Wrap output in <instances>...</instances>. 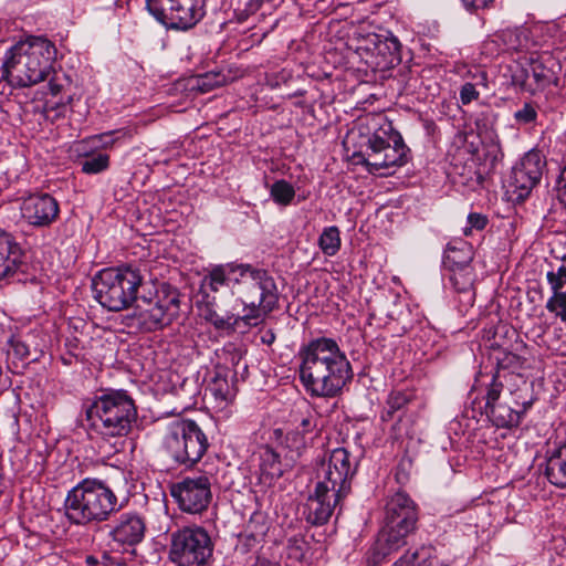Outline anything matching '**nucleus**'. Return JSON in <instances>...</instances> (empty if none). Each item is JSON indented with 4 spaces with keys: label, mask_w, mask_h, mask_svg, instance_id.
<instances>
[{
    "label": "nucleus",
    "mask_w": 566,
    "mask_h": 566,
    "mask_svg": "<svg viewBox=\"0 0 566 566\" xmlns=\"http://www.w3.org/2000/svg\"><path fill=\"white\" fill-rule=\"evenodd\" d=\"M62 102L59 101V102H50V101H46L45 104H44V113H48L49 111H52L55 106H57L60 103Z\"/></svg>",
    "instance_id": "obj_55"
},
{
    "label": "nucleus",
    "mask_w": 566,
    "mask_h": 566,
    "mask_svg": "<svg viewBox=\"0 0 566 566\" xmlns=\"http://www.w3.org/2000/svg\"><path fill=\"white\" fill-rule=\"evenodd\" d=\"M507 400L520 411H523V416L527 412L528 409L532 408L536 398L530 388V386L524 382L522 387H518L514 391L509 392Z\"/></svg>",
    "instance_id": "obj_37"
},
{
    "label": "nucleus",
    "mask_w": 566,
    "mask_h": 566,
    "mask_svg": "<svg viewBox=\"0 0 566 566\" xmlns=\"http://www.w3.org/2000/svg\"><path fill=\"white\" fill-rule=\"evenodd\" d=\"M493 42H500L504 51H520L526 48L527 39L523 31L507 29L495 34Z\"/></svg>",
    "instance_id": "obj_35"
},
{
    "label": "nucleus",
    "mask_w": 566,
    "mask_h": 566,
    "mask_svg": "<svg viewBox=\"0 0 566 566\" xmlns=\"http://www.w3.org/2000/svg\"><path fill=\"white\" fill-rule=\"evenodd\" d=\"M130 473L116 470L115 473L102 481L84 479L71 489L64 501L66 517L73 524L86 525L101 523L123 507L118 494H129Z\"/></svg>",
    "instance_id": "obj_5"
},
{
    "label": "nucleus",
    "mask_w": 566,
    "mask_h": 566,
    "mask_svg": "<svg viewBox=\"0 0 566 566\" xmlns=\"http://www.w3.org/2000/svg\"><path fill=\"white\" fill-rule=\"evenodd\" d=\"M146 9L168 29L189 30L206 14V0H146Z\"/></svg>",
    "instance_id": "obj_13"
},
{
    "label": "nucleus",
    "mask_w": 566,
    "mask_h": 566,
    "mask_svg": "<svg viewBox=\"0 0 566 566\" xmlns=\"http://www.w3.org/2000/svg\"><path fill=\"white\" fill-rule=\"evenodd\" d=\"M503 385L497 380V376H493L489 384L486 396H485V411L492 408V406L500 403Z\"/></svg>",
    "instance_id": "obj_44"
},
{
    "label": "nucleus",
    "mask_w": 566,
    "mask_h": 566,
    "mask_svg": "<svg viewBox=\"0 0 566 566\" xmlns=\"http://www.w3.org/2000/svg\"><path fill=\"white\" fill-rule=\"evenodd\" d=\"M20 212L29 226L48 228L59 218L60 205L50 193L38 192L22 199Z\"/></svg>",
    "instance_id": "obj_17"
},
{
    "label": "nucleus",
    "mask_w": 566,
    "mask_h": 566,
    "mask_svg": "<svg viewBox=\"0 0 566 566\" xmlns=\"http://www.w3.org/2000/svg\"><path fill=\"white\" fill-rule=\"evenodd\" d=\"M232 10L233 19L243 23L253 18L263 21L272 17L279 7L277 0H227Z\"/></svg>",
    "instance_id": "obj_25"
},
{
    "label": "nucleus",
    "mask_w": 566,
    "mask_h": 566,
    "mask_svg": "<svg viewBox=\"0 0 566 566\" xmlns=\"http://www.w3.org/2000/svg\"><path fill=\"white\" fill-rule=\"evenodd\" d=\"M539 106L536 102L526 101L514 112L513 118L520 126L535 125L538 118Z\"/></svg>",
    "instance_id": "obj_39"
},
{
    "label": "nucleus",
    "mask_w": 566,
    "mask_h": 566,
    "mask_svg": "<svg viewBox=\"0 0 566 566\" xmlns=\"http://www.w3.org/2000/svg\"><path fill=\"white\" fill-rule=\"evenodd\" d=\"M545 475L553 485L566 488V442L548 458Z\"/></svg>",
    "instance_id": "obj_30"
},
{
    "label": "nucleus",
    "mask_w": 566,
    "mask_h": 566,
    "mask_svg": "<svg viewBox=\"0 0 566 566\" xmlns=\"http://www.w3.org/2000/svg\"><path fill=\"white\" fill-rule=\"evenodd\" d=\"M270 196L272 200L281 206H289L295 197L294 187L285 179L276 180L270 187Z\"/></svg>",
    "instance_id": "obj_38"
},
{
    "label": "nucleus",
    "mask_w": 566,
    "mask_h": 566,
    "mask_svg": "<svg viewBox=\"0 0 566 566\" xmlns=\"http://www.w3.org/2000/svg\"><path fill=\"white\" fill-rule=\"evenodd\" d=\"M485 412L497 428L510 429L517 427L524 417L523 411L515 408L507 400V397L504 398V401L492 406Z\"/></svg>",
    "instance_id": "obj_28"
},
{
    "label": "nucleus",
    "mask_w": 566,
    "mask_h": 566,
    "mask_svg": "<svg viewBox=\"0 0 566 566\" xmlns=\"http://www.w3.org/2000/svg\"><path fill=\"white\" fill-rule=\"evenodd\" d=\"M144 277L138 268L122 265L98 271L92 280L94 298L105 308L119 312L137 301Z\"/></svg>",
    "instance_id": "obj_8"
},
{
    "label": "nucleus",
    "mask_w": 566,
    "mask_h": 566,
    "mask_svg": "<svg viewBox=\"0 0 566 566\" xmlns=\"http://www.w3.org/2000/svg\"><path fill=\"white\" fill-rule=\"evenodd\" d=\"M202 286L212 292L228 287L235 306L224 315L208 308L205 319L216 329L244 333L264 322L279 307L280 294L274 277L265 269L249 263L229 262L212 266L203 276Z\"/></svg>",
    "instance_id": "obj_2"
},
{
    "label": "nucleus",
    "mask_w": 566,
    "mask_h": 566,
    "mask_svg": "<svg viewBox=\"0 0 566 566\" xmlns=\"http://www.w3.org/2000/svg\"><path fill=\"white\" fill-rule=\"evenodd\" d=\"M233 373L226 367H217L206 387L205 397L212 403V408L221 411L231 403L235 397L232 384Z\"/></svg>",
    "instance_id": "obj_22"
},
{
    "label": "nucleus",
    "mask_w": 566,
    "mask_h": 566,
    "mask_svg": "<svg viewBox=\"0 0 566 566\" xmlns=\"http://www.w3.org/2000/svg\"><path fill=\"white\" fill-rule=\"evenodd\" d=\"M562 261L563 263L557 271H548L546 274L552 291H559L566 285V255Z\"/></svg>",
    "instance_id": "obj_43"
},
{
    "label": "nucleus",
    "mask_w": 566,
    "mask_h": 566,
    "mask_svg": "<svg viewBox=\"0 0 566 566\" xmlns=\"http://www.w3.org/2000/svg\"><path fill=\"white\" fill-rule=\"evenodd\" d=\"M202 286L212 292L228 287L235 306L224 315L208 308L205 319L216 329L244 333L264 322L279 307L280 294L274 277L265 269L249 263L229 262L212 266L203 276Z\"/></svg>",
    "instance_id": "obj_1"
},
{
    "label": "nucleus",
    "mask_w": 566,
    "mask_h": 566,
    "mask_svg": "<svg viewBox=\"0 0 566 566\" xmlns=\"http://www.w3.org/2000/svg\"><path fill=\"white\" fill-rule=\"evenodd\" d=\"M473 260L472 245L463 240H454L448 243L444 250L443 264L446 269L472 266Z\"/></svg>",
    "instance_id": "obj_29"
},
{
    "label": "nucleus",
    "mask_w": 566,
    "mask_h": 566,
    "mask_svg": "<svg viewBox=\"0 0 566 566\" xmlns=\"http://www.w3.org/2000/svg\"><path fill=\"white\" fill-rule=\"evenodd\" d=\"M553 64L554 60L548 55L531 56L527 65L522 70L521 76L514 75L513 80L525 91L535 94L556 83L557 77Z\"/></svg>",
    "instance_id": "obj_19"
},
{
    "label": "nucleus",
    "mask_w": 566,
    "mask_h": 566,
    "mask_svg": "<svg viewBox=\"0 0 566 566\" xmlns=\"http://www.w3.org/2000/svg\"><path fill=\"white\" fill-rule=\"evenodd\" d=\"M563 322H566V307L556 312Z\"/></svg>",
    "instance_id": "obj_58"
},
{
    "label": "nucleus",
    "mask_w": 566,
    "mask_h": 566,
    "mask_svg": "<svg viewBox=\"0 0 566 566\" xmlns=\"http://www.w3.org/2000/svg\"><path fill=\"white\" fill-rule=\"evenodd\" d=\"M449 282L453 290L459 294V302L463 306H472L474 303L473 283L475 274L472 266L454 268L449 270Z\"/></svg>",
    "instance_id": "obj_27"
},
{
    "label": "nucleus",
    "mask_w": 566,
    "mask_h": 566,
    "mask_svg": "<svg viewBox=\"0 0 566 566\" xmlns=\"http://www.w3.org/2000/svg\"><path fill=\"white\" fill-rule=\"evenodd\" d=\"M431 557V547L421 546L415 551H407L392 566H419Z\"/></svg>",
    "instance_id": "obj_40"
},
{
    "label": "nucleus",
    "mask_w": 566,
    "mask_h": 566,
    "mask_svg": "<svg viewBox=\"0 0 566 566\" xmlns=\"http://www.w3.org/2000/svg\"><path fill=\"white\" fill-rule=\"evenodd\" d=\"M258 458V478L261 484L271 486L277 481L284 472L293 467V462L286 457L285 462L280 454L270 447H262L256 453Z\"/></svg>",
    "instance_id": "obj_24"
},
{
    "label": "nucleus",
    "mask_w": 566,
    "mask_h": 566,
    "mask_svg": "<svg viewBox=\"0 0 566 566\" xmlns=\"http://www.w3.org/2000/svg\"><path fill=\"white\" fill-rule=\"evenodd\" d=\"M23 252L14 238L0 229V280L15 273L22 263Z\"/></svg>",
    "instance_id": "obj_26"
},
{
    "label": "nucleus",
    "mask_w": 566,
    "mask_h": 566,
    "mask_svg": "<svg viewBox=\"0 0 566 566\" xmlns=\"http://www.w3.org/2000/svg\"><path fill=\"white\" fill-rule=\"evenodd\" d=\"M488 222L489 220L485 214L476 212L470 213L468 216V227L464 228V234L470 235L472 230H483Z\"/></svg>",
    "instance_id": "obj_45"
},
{
    "label": "nucleus",
    "mask_w": 566,
    "mask_h": 566,
    "mask_svg": "<svg viewBox=\"0 0 566 566\" xmlns=\"http://www.w3.org/2000/svg\"><path fill=\"white\" fill-rule=\"evenodd\" d=\"M418 517L417 504L407 493L399 491L387 499L382 524L411 534Z\"/></svg>",
    "instance_id": "obj_18"
},
{
    "label": "nucleus",
    "mask_w": 566,
    "mask_h": 566,
    "mask_svg": "<svg viewBox=\"0 0 566 566\" xmlns=\"http://www.w3.org/2000/svg\"><path fill=\"white\" fill-rule=\"evenodd\" d=\"M262 343L271 345L275 340V334L272 331H266L262 337Z\"/></svg>",
    "instance_id": "obj_53"
},
{
    "label": "nucleus",
    "mask_w": 566,
    "mask_h": 566,
    "mask_svg": "<svg viewBox=\"0 0 566 566\" xmlns=\"http://www.w3.org/2000/svg\"><path fill=\"white\" fill-rule=\"evenodd\" d=\"M314 438L301 432V430H290L284 440V446L289 450L286 457L295 463L303 452L312 446Z\"/></svg>",
    "instance_id": "obj_33"
},
{
    "label": "nucleus",
    "mask_w": 566,
    "mask_h": 566,
    "mask_svg": "<svg viewBox=\"0 0 566 566\" xmlns=\"http://www.w3.org/2000/svg\"><path fill=\"white\" fill-rule=\"evenodd\" d=\"M463 6L469 11H476L486 8L493 0H461Z\"/></svg>",
    "instance_id": "obj_50"
},
{
    "label": "nucleus",
    "mask_w": 566,
    "mask_h": 566,
    "mask_svg": "<svg viewBox=\"0 0 566 566\" xmlns=\"http://www.w3.org/2000/svg\"><path fill=\"white\" fill-rule=\"evenodd\" d=\"M109 167V156L106 154H96L88 156L81 161V168L84 174L96 175L105 171Z\"/></svg>",
    "instance_id": "obj_41"
},
{
    "label": "nucleus",
    "mask_w": 566,
    "mask_h": 566,
    "mask_svg": "<svg viewBox=\"0 0 566 566\" xmlns=\"http://www.w3.org/2000/svg\"><path fill=\"white\" fill-rule=\"evenodd\" d=\"M170 494L182 512L200 514L212 499L211 478L207 474L187 476L171 486Z\"/></svg>",
    "instance_id": "obj_15"
},
{
    "label": "nucleus",
    "mask_w": 566,
    "mask_h": 566,
    "mask_svg": "<svg viewBox=\"0 0 566 566\" xmlns=\"http://www.w3.org/2000/svg\"><path fill=\"white\" fill-rule=\"evenodd\" d=\"M145 305L138 304L134 317L138 326L146 332H155L169 325L179 314L180 300L176 289L164 285L156 300L142 296Z\"/></svg>",
    "instance_id": "obj_12"
},
{
    "label": "nucleus",
    "mask_w": 566,
    "mask_h": 566,
    "mask_svg": "<svg viewBox=\"0 0 566 566\" xmlns=\"http://www.w3.org/2000/svg\"><path fill=\"white\" fill-rule=\"evenodd\" d=\"M524 364V359L516 354H505L504 358L500 360V365L504 368H521Z\"/></svg>",
    "instance_id": "obj_49"
},
{
    "label": "nucleus",
    "mask_w": 566,
    "mask_h": 566,
    "mask_svg": "<svg viewBox=\"0 0 566 566\" xmlns=\"http://www.w3.org/2000/svg\"><path fill=\"white\" fill-rule=\"evenodd\" d=\"M545 161L539 151H527L516 163L505 181V192L512 202L524 201L539 182Z\"/></svg>",
    "instance_id": "obj_14"
},
{
    "label": "nucleus",
    "mask_w": 566,
    "mask_h": 566,
    "mask_svg": "<svg viewBox=\"0 0 566 566\" xmlns=\"http://www.w3.org/2000/svg\"><path fill=\"white\" fill-rule=\"evenodd\" d=\"M56 57L54 44L44 38H32L13 45L6 54L2 77L12 86L27 87L48 81L52 97L69 84L64 72L53 67Z\"/></svg>",
    "instance_id": "obj_4"
},
{
    "label": "nucleus",
    "mask_w": 566,
    "mask_h": 566,
    "mask_svg": "<svg viewBox=\"0 0 566 566\" xmlns=\"http://www.w3.org/2000/svg\"><path fill=\"white\" fill-rule=\"evenodd\" d=\"M224 82V76L220 74H205L200 76L198 80V87L202 92H209L216 86L222 85Z\"/></svg>",
    "instance_id": "obj_46"
},
{
    "label": "nucleus",
    "mask_w": 566,
    "mask_h": 566,
    "mask_svg": "<svg viewBox=\"0 0 566 566\" xmlns=\"http://www.w3.org/2000/svg\"><path fill=\"white\" fill-rule=\"evenodd\" d=\"M375 129L358 154V163L365 165L370 174L389 175V169L406 164L407 146L399 132L386 117L375 118Z\"/></svg>",
    "instance_id": "obj_7"
},
{
    "label": "nucleus",
    "mask_w": 566,
    "mask_h": 566,
    "mask_svg": "<svg viewBox=\"0 0 566 566\" xmlns=\"http://www.w3.org/2000/svg\"><path fill=\"white\" fill-rule=\"evenodd\" d=\"M472 84L475 85V87H482L484 90H488L489 88V83H488V74L486 72L484 71H478L474 75H473V82H471Z\"/></svg>",
    "instance_id": "obj_51"
},
{
    "label": "nucleus",
    "mask_w": 566,
    "mask_h": 566,
    "mask_svg": "<svg viewBox=\"0 0 566 566\" xmlns=\"http://www.w3.org/2000/svg\"><path fill=\"white\" fill-rule=\"evenodd\" d=\"M85 563L87 566H99V560L93 555L86 556Z\"/></svg>",
    "instance_id": "obj_54"
},
{
    "label": "nucleus",
    "mask_w": 566,
    "mask_h": 566,
    "mask_svg": "<svg viewBox=\"0 0 566 566\" xmlns=\"http://www.w3.org/2000/svg\"><path fill=\"white\" fill-rule=\"evenodd\" d=\"M342 501L343 499H336L335 493L315 486L304 505L305 520L312 525L326 524Z\"/></svg>",
    "instance_id": "obj_23"
},
{
    "label": "nucleus",
    "mask_w": 566,
    "mask_h": 566,
    "mask_svg": "<svg viewBox=\"0 0 566 566\" xmlns=\"http://www.w3.org/2000/svg\"><path fill=\"white\" fill-rule=\"evenodd\" d=\"M112 448L114 449L113 452H118L122 448H123V442H119L118 440H116L113 444H112Z\"/></svg>",
    "instance_id": "obj_57"
},
{
    "label": "nucleus",
    "mask_w": 566,
    "mask_h": 566,
    "mask_svg": "<svg viewBox=\"0 0 566 566\" xmlns=\"http://www.w3.org/2000/svg\"><path fill=\"white\" fill-rule=\"evenodd\" d=\"M212 553V539L201 526H184L170 535L168 557L176 566H205Z\"/></svg>",
    "instance_id": "obj_10"
},
{
    "label": "nucleus",
    "mask_w": 566,
    "mask_h": 566,
    "mask_svg": "<svg viewBox=\"0 0 566 566\" xmlns=\"http://www.w3.org/2000/svg\"><path fill=\"white\" fill-rule=\"evenodd\" d=\"M145 532L144 517L135 512H126L115 521L109 537L118 547H130L143 541Z\"/></svg>",
    "instance_id": "obj_21"
},
{
    "label": "nucleus",
    "mask_w": 566,
    "mask_h": 566,
    "mask_svg": "<svg viewBox=\"0 0 566 566\" xmlns=\"http://www.w3.org/2000/svg\"><path fill=\"white\" fill-rule=\"evenodd\" d=\"M410 533L382 524L368 552V563L378 566L407 545Z\"/></svg>",
    "instance_id": "obj_20"
},
{
    "label": "nucleus",
    "mask_w": 566,
    "mask_h": 566,
    "mask_svg": "<svg viewBox=\"0 0 566 566\" xmlns=\"http://www.w3.org/2000/svg\"><path fill=\"white\" fill-rule=\"evenodd\" d=\"M411 394L400 390L391 391L386 400V405L384 410L380 413V420L382 422H388L394 420L395 416L398 413V419H401L403 413V409L411 401Z\"/></svg>",
    "instance_id": "obj_32"
},
{
    "label": "nucleus",
    "mask_w": 566,
    "mask_h": 566,
    "mask_svg": "<svg viewBox=\"0 0 566 566\" xmlns=\"http://www.w3.org/2000/svg\"><path fill=\"white\" fill-rule=\"evenodd\" d=\"M480 93L474 84L465 82L460 88V101L463 105H468L471 102L478 99Z\"/></svg>",
    "instance_id": "obj_47"
},
{
    "label": "nucleus",
    "mask_w": 566,
    "mask_h": 566,
    "mask_svg": "<svg viewBox=\"0 0 566 566\" xmlns=\"http://www.w3.org/2000/svg\"><path fill=\"white\" fill-rule=\"evenodd\" d=\"M318 245L325 255H335L340 249L338 228L335 226L325 228L318 238Z\"/></svg>",
    "instance_id": "obj_36"
},
{
    "label": "nucleus",
    "mask_w": 566,
    "mask_h": 566,
    "mask_svg": "<svg viewBox=\"0 0 566 566\" xmlns=\"http://www.w3.org/2000/svg\"><path fill=\"white\" fill-rule=\"evenodd\" d=\"M88 427L103 438L126 437L137 420L134 399L125 390H109L86 409Z\"/></svg>",
    "instance_id": "obj_6"
},
{
    "label": "nucleus",
    "mask_w": 566,
    "mask_h": 566,
    "mask_svg": "<svg viewBox=\"0 0 566 566\" xmlns=\"http://www.w3.org/2000/svg\"><path fill=\"white\" fill-rule=\"evenodd\" d=\"M298 357L300 380L312 397L334 398L353 379L350 363L333 338L312 339Z\"/></svg>",
    "instance_id": "obj_3"
},
{
    "label": "nucleus",
    "mask_w": 566,
    "mask_h": 566,
    "mask_svg": "<svg viewBox=\"0 0 566 566\" xmlns=\"http://www.w3.org/2000/svg\"><path fill=\"white\" fill-rule=\"evenodd\" d=\"M133 133L130 129L120 128L115 130L105 132L91 137L94 144H98L103 148L112 147L117 140L122 138H132Z\"/></svg>",
    "instance_id": "obj_42"
},
{
    "label": "nucleus",
    "mask_w": 566,
    "mask_h": 566,
    "mask_svg": "<svg viewBox=\"0 0 566 566\" xmlns=\"http://www.w3.org/2000/svg\"><path fill=\"white\" fill-rule=\"evenodd\" d=\"M275 23H276V21L274 20V21H273V22H271L269 25H266V27L262 28V29H261V30H262V35L264 36V35H266L270 31H272V30H273V28L275 27Z\"/></svg>",
    "instance_id": "obj_56"
},
{
    "label": "nucleus",
    "mask_w": 566,
    "mask_h": 566,
    "mask_svg": "<svg viewBox=\"0 0 566 566\" xmlns=\"http://www.w3.org/2000/svg\"><path fill=\"white\" fill-rule=\"evenodd\" d=\"M359 50L365 53L366 64L377 71L392 69L402 60L401 43L388 31L369 34Z\"/></svg>",
    "instance_id": "obj_16"
},
{
    "label": "nucleus",
    "mask_w": 566,
    "mask_h": 566,
    "mask_svg": "<svg viewBox=\"0 0 566 566\" xmlns=\"http://www.w3.org/2000/svg\"><path fill=\"white\" fill-rule=\"evenodd\" d=\"M163 447L174 462L192 467L203 457L209 442L197 422L181 419L167 426Z\"/></svg>",
    "instance_id": "obj_9"
},
{
    "label": "nucleus",
    "mask_w": 566,
    "mask_h": 566,
    "mask_svg": "<svg viewBox=\"0 0 566 566\" xmlns=\"http://www.w3.org/2000/svg\"><path fill=\"white\" fill-rule=\"evenodd\" d=\"M357 471V463L345 448L334 449L327 460L316 469L315 486L335 493L336 499H345L352 491V480Z\"/></svg>",
    "instance_id": "obj_11"
},
{
    "label": "nucleus",
    "mask_w": 566,
    "mask_h": 566,
    "mask_svg": "<svg viewBox=\"0 0 566 566\" xmlns=\"http://www.w3.org/2000/svg\"><path fill=\"white\" fill-rule=\"evenodd\" d=\"M297 412L300 417L295 416L294 419V428L295 430H301V432L315 438L317 432V415L308 403H304L303 408H298Z\"/></svg>",
    "instance_id": "obj_34"
},
{
    "label": "nucleus",
    "mask_w": 566,
    "mask_h": 566,
    "mask_svg": "<svg viewBox=\"0 0 566 566\" xmlns=\"http://www.w3.org/2000/svg\"><path fill=\"white\" fill-rule=\"evenodd\" d=\"M475 125H476L479 134L481 135V118L476 119Z\"/></svg>",
    "instance_id": "obj_59"
},
{
    "label": "nucleus",
    "mask_w": 566,
    "mask_h": 566,
    "mask_svg": "<svg viewBox=\"0 0 566 566\" xmlns=\"http://www.w3.org/2000/svg\"><path fill=\"white\" fill-rule=\"evenodd\" d=\"M554 295L547 301L546 308L549 312H557L562 308H566V292L553 291Z\"/></svg>",
    "instance_id": "obj_48"
},
{
    "label": "nucleus",
    "mask_w": 566,
    "mask_h": 566,
    "mask_svg": "<svg viewBox=\"0 0 566 566\" xmlns=\"http://www.w3.org/2000/svg\"><path fill=\"white\" fill-rule=\"evenodd\" d=\"M7 364L13 373H20L30 361V348L21 337L11 336L6 346Z\"/></svg>",
    "instance_id": "obj_31"
},
{
    "label": "nucleus",
    "mask_w": 566,
    "mask_h": 566,
    "mask_svg": "<svg viewBox=\"0 0 566 566\" xmlns=\"http://www.w3.org/2000/svg\"><path fill=\"white\" fill-rule=\"evenodd\" d=\"M489 154L492 156V161H496L500 158L501 150H500V147H499V145L496 143H493L490 146Z\"/></svg>",
    "instance_id": "obj_52"
}]
</instances>
